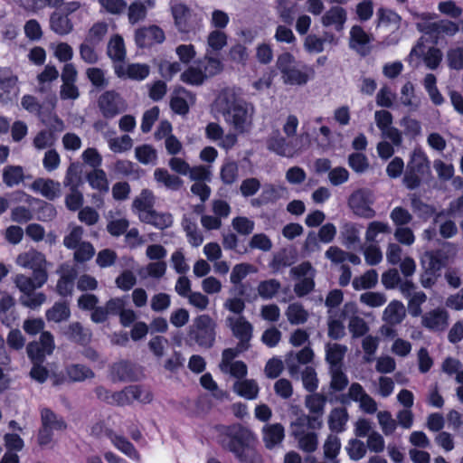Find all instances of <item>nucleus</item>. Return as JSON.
Returning <instances> with one entry per match:
<instances>
[{
	"label": "nucleus",
	"mask_w": 463,
	"mask_h": 463,
	"mask_svg": "<svg viewBox=\"0 0 463 463\" xmlns=\"http://www.w3.org/2000/svg\"><path fill=\"white\" fill-rule=\"evenodd\" d=\"M405 317L406 309L404 305L399 300H392L384 308L382 319L389 325H399Z\"/></svg>",
	"instance_id": "obj_27"
},
{
	"label": "nucleus",
	"mask_w": 463,
	"mask_h": 463,
	"mask_svg": "<svg viewBox=\"0 0 463 463\" xmlns=\"http://www.w3.org/2000/svg\"><path fill=\"white\" fill-rule=\"evenodd\" d=\"M126 47L122 36L113 35L108 43V55L114 61H122L126 58Z\"/></svg>",
	"instance_id": "obj_45"
},
{
	"label": "nucleus",
	"mask_w": 463,
	"mask_h": 463,
	"mask_svg": "<svg viewBox=\"0 0 463 463\" xmlns=\"http://www.w3.org/2000/svg\"><path fill=\"white\" fill-rule=\"evenodd\" d=\"M41 420L42 426L55 431H61L66 429L64 420L48 408H43L41 411Z\"/></svg>",
	"instance_id": "obj_46"
},
{
	"label": "nucleus",
	"mask_w": 463,
	"mask_h": 463,
	"mask_svg": "<svg viewBox=\"0 0 463 463\" xmlns=\"http://www.w3.org/2000/svg\"><path fill=\"white\" fill-rule=\"evenodd\" d=\"M361 226L353 222H345L341 226L340 238L342 243L350 248L360 241Z\"/></svg>",
	"instance_id": "obj_42"
},
{
	"label": "nucleus",
	"mask_w": 463,
	"mask_h": 463,
	"mask_svg": "<svg viewBox=\"0 0 463 463\" xmlns=\"http://www.w3.org/2000/svg\"><path fill=\"white\" fill-rule=\"evenodd\" d=\"M414 19L417 20L416 26L419 31L431 34H443L453 37L458 33L457 23L450 20H440L435 22L437 15L433 13H414Z\"/></svg>",
	"instance_id": "obj_7"
},
{
	"label": "nucleus",
	"mask_w": 463,
	"mask_h": 463,
	"mask_svg": "<svg viewBox=\"0 0 463 463\" xmlns=\"http://www.w3.org/2000/svg\"><path fill=\"white\" fill-rule=\"evenodd\" d=\"M195 102V96L184 88H178L175 90L171 100L170 107L174 112L179 115H186L189 107Z\"/></svg>",
	"instance_id": "obj_23"
},
{
	"label": "nucleus",
	"mask_w": 463,
	"mask_h": 463,
	"mask_svg": "<svg viewBox=\"0 0 463 463\" xmlns=\"http://www.w3.org/2000/svg\"><path fill=\"white\" fill-rule=\"evenodd\" d=\"M15 263L21 268L33 270V274L37 275V279L41 282L47 281L49 263L43 253L33 249L29 250L20 253L15 260Z\"/></svg>",
	"instance_id": "obj_8"
},
{
	"label": "nucleus",
	"mask_w": 463,
	"mask_h": 463,
	"mask_svg": "<svg viewBox=\"0 0 463 463\" xmlns=\"http://www.w3.org/2000/svg\"><path fill=\"white\" fill-rule=\"evenodd\" d=\"M219 442L242 463H262L261 457L253 448L254 433L241 425L222 427Z\"/></svg>",
	"instance_id": "obj_2"
},
{
	"label": "nucleus",
	"mask_w": 463,
	"mask_h": 463,
	"mask_svg": "<svg viewBox=\"0 0 463 463\" xmlns=\"http://www.w3.org/2000/svg\"><path fill=\"white\" fill-rule=\"evenodd\" d=\"M103 137L107 140L109 149L114 153H124L128 151L133 146V140L129 136L115 137L114 129H109L107 132H104Z\"/></svg>",
	"instance_id": "obj_28"
},
{
	"label": "nucleus",
	"mask_w": 463,
	"mask_h": 463,
	"mask_svg": "<svg viewBox=\"0 0 463 463\" xmlns=\"http://www.w3.org/2000/svg\"><path fill=\"white\" fill-rule=\"evenodd\" d=\"M328 336L333 339H340L345 335V326L341 317L334 310H328Z\"/></svg>",
	"instance_id": "obj_55"
},
{
	"label": "nucleus",
	"mask_w": 463,
	"mask_h": 463,
	"mask_svg": "<svg viewBox=\"0 0 463 463\" xmlns=\"http://www.w3.org/2000/svg\"><path fill=\"white\" fill-rule=\"evenodd\" d=\"M263 441L268 449H273L284 439V428L280 423L265 425L262 429Z\"/></svg>",
	"instance_id": "obj_30"
},
{
	"label": "nucleus",
	"mask_w": 463,
	"mask_h": 463,
	"mask_svg": "<svg viewBox=\"0 0 463 463\" xmlns=\"http://www.w3.org/2000/svg\"><path fill=\"white\" fill-rule=\"evenodd\" d=\"M14 282L18 289L24 294H28L30 292L34 291L36 288H42L46 282H41L37 279V275H33V277H28L24 274H17Z\"/></svg>",
	"instance_id": "obj_43"
},
{
	"label": "nucleus",
	"mask_w": 463,
	"mask_h": 463,
	"mask_svg": "<svg viewBox=\"0 0 463 463\" xmlns=\"http://www.w3.org/2000/svg\"><path fill=\"white\" fill-rule=\"evenodd\" d=\"M326 398L317 392L307 395L305 398V406L308 410L311 415H307L308 418H317L318 420H322V416L325 411V406Z\"/></svg>",
	"instance_id": "obj_33"
},
{
	"label": "nucleus",
	"mask_w": 463,
	"mask_h": 463,
	"mask_svg": "<svg viewBox=\"0 0 463 463\" xmlns=\"http://www.w3.org/2000/svg\"><path fill=\"white\" fill-rule=\"evenodd\" d=\"M406 167L425 174L430 170V160L421 147H414L410 154Z\"/></svg>",
	"instance_id": "obj_34"
},
{
	"label": "nucleus",
	"mask_w": 463,
	"mask_h": 463,
	"mask_svg": "<svg viewBox=\"0 0 463 463\" xmlns=\"http://www.w3.org/2000/svg\"><path fill=\"white\" fill-rule=\"evenodd\" d=\"M357 312V308L355 304L354 303H346L344 306L342 315L340 317H345L348 314H352L353 316L349 319L348 329L352 334L353 337H360L364 335L369 331V326L364 318L355 316Z\"/></svg>",
	"instance_id": "obj_22"
},
{
	"label": "nucleus",
	"mask_w": 463,
	"mask_h": 463,
	"mask_svg": "<svg viewBox=\"0 0 463 463\" xmlns=\"http://www.w3.org/2000/svg\"><path fill=\"white\" fill-rule=\"evenodd\" d=\"M110 441L116 449L120 450L126 456L136 462L141 461V456L125 437L118 435L115 432L110 434Z\"/></svg>",
	"instance_id": "obj_41"
},
{
	"label": "nucleus",
	"mask_w": 463,
	"mask_h": 463,
	"mask_svg": "<svg viewBox=\"0 0 463 463\" xmlns=\"http://www.w3.org/2000/svg\"><path fill=\"white\" fill-rule=\"evenodd\" d=\"M378 282V273L374 269H370L361 276L353 279L352 285L355 290L369 289L373 288Z\"/></svg>",
	"instance_id": "obj_52"
},
{
	"label": "nucleus",
	"mask_w": 463,
	"mask_h": 463,
	"mask_svg": "<svg viewBox=\"0 0 463 463\" xmlns=\"http://www.w3.org/2000/svg\"><path fill=\"white\" fill-rule=\"evenodd\" d=\"M87 181L93 189L103 194L109 192V181L106 173L102 169L96 168L89 173L87 175Z\"/></svg>",
	"instance_id": "obj_47"
},
{
	"label": "nucleus",
	"mask_w": 463,
	"mask_h": 463,
	"mask_svg": "<svg viewBox=\"0 0 463 463\" xmlns=\"http://www.w3.org/2000/svg\"><path fill=\"white\" fill-rule=\"evenodd\" d=\"M31 188L33 192L51 201L60 197L61 194V184L49 178L35 179L32 183Z\"/></svg>",
	"instance_id": "obj_24"
},
{
	"label": "nucleus",
	"mask_w": 463,
	"mask_h": 463,
	"mask_svg": "<svg viewBox=\"0 0 463 463\" xmlns=\"http://www.w3.org/2000/svg\"><path fill=\"white\" fill-rule=\"evenodd\" d=\"M109 32V24L105 21H98L94 23L88 30L84 40L89 43L99 44L103 41Z\"/></svg>",
	"instance_id": "obj_50"
},
{
	"label": "nucleus",
	"mask_w": 463,
	"mask_h": 463,
	"mask_svg": "<svg viewBox=\"0 0 463 463\" xmlns=\"http://www.w3.org/2000/svg\"><path fill=\"white\" fill-rule=\"evenodd\" d=\"M348 348L345 345L337 343H328L326 345V360L332 367H341L342 361Z\"/></svg>",
	"instance_id": "obj_37"
},
{
	"label": "nucleus",
	"mask_w": 463,
	"mask_h": 463,
	"mask_svg": "<svg viewBox=\"0 0 463 463\" xmlns=\"http://www.w3.org/2000/svg\"><path fill=\"white\" fill-rule=\"evenodd\" d=\"M156 3V0L132 1L126 9L128 24L134 25L145 21L148 11L155 8Z\"/></svg>",
	"instance_id": "obj_19"
},
{
	"label": "nucleus",
	"mask_w": 463,
	"mask_h": 463,
	"mask_svg": "<svg viewBox=\"0 0 463 463\" xmlns=\"http://www.w3.org/2000/svg\"><path fill=\"white\" fill-rule=\"evenodd\" d=\"M372 41V35L368 34L361 26L354 25L350 29L349 46L360 55L365 56L369 53L368 44Z\"/></svg>",
	"instance_id": "obj_21"
},
{
	"label": "nucleus",
	"mask_w": 463,
	"mask_h": 463,
	"mask_svg": "<svg viewBox=\"0 0 463 463\" xmlns=\"http://www.w3.org/2000/svg\"><path fill=\"white\" fill-rule=\"evenodd\" d=\"M341 449V441L340 439L334 435L330 434L327 436L325 443L323 445L324 458L326 460H332L335 462L336 457L338 456Z\"/></svg>",
	"instance_id": "obj_58"
},
{
	"label": "nucleus",
	"mask_w": 463,
	"mask_h": 463,
	"mask_svg": "<svg viewBox=\"0 0 463 463\" xmlns=\"http://www.w3.org/2000/svg\"><path fill=\"white\" fill-rule=\"evenodd\" d=\"M280 288L281 285L279 280L270 279L260 282L257 290L261 298L271 299L277 295Z\"/></svg>",
	"instance_id": "obj_60"
},
{
	"label": "nucleus",
	"mask_w": 463,
	"mask_h": 463,
	"mask_svg": "<svg viewBox=\"0 0 463 463\" xmlns=\"http://www.w3.org/2000/svg\"><path fill=\"white\" fill-rule=\"evenodd\" d=\"M70 316L71 310L65 302H57L46 311L47 320L55 323L65 321Z\"/></svg>",
	"instance_id": "obj_51"
},
{
	"label": "nucleus",
	"mask_w": 463,
	"mask_h": 463,
	"mask_svg": "<svg viewBox=\"0 0 463 463\" xmlns=\"http://www.w3.org/2000/svg\"><path fill=\"white\" fill-rule=\"evenodd\" d=\"M140 221L150 224L158 230H165L173 225L174 217L172 213L168 212H159L153 209Z\"/></svg>",
	"instance_id": "obj_31"
},
{
	"label": "nucleus",
	"mask_w": 463,
	"mask_h": 463,
	"mask_svg": "<svg viewBox=\"0 0 463 463\" xmlns=\"http://www.w3.org/2000/svg\"><path fill=\"white\" fill-rule=\"evenodd\" d=\"M214 106L237 135L249 133L252 129L255 108L251 103L236 98L230 91H222L217 97Z\"/></svg>",
	"instance_id": "obj_1"
},
{
	"label": "nucleus",
	"mask_w": 463,
	"mask_h": 463,
	"mask_svg": "<svg viewBox=\"0 0 463 463\" xmlns=\"http://www.w3.org/2000/svg\"><path fill=\"white\" fill-rule=\"evenodd\" d=\"M155 203L156 196L154 193L151 190L143 189L133 200L132 210L141 220L154 209Z\"/></svg>",
	"instance_id": "obj_25"
},
{
	"label": "nucleus",
	"mask_w": 463,
	"mask_h": 463,
	"mask_svg": "<svg viewBox=\"0 0 463 463\" xmlns=\"http://www.w3.org/2000/svg\"><path fill=\"white\" fill-rule=\"evenodd\" d=\"M377 27H384L390 31H395L400 28L402 18L391 9L380 8L377 13Z\"/></svg>",
	"instance_id": "obj_38"
},
{
	"label": "nucleus",
	"mask_w": 463,
	"mask_h": 463,
	"mask_svg": "<svg viewBox=\"0 0 463 463\" xmlns=\"http://www.w3.org/2000/svg\"><path fill=\"white\" fill-rule=\"evenodd\" d=\"M285 316L290 325L298 326L305 324L309 318V312L301 303L294 302L288 306Z\"/></svg>",
	"instance_id": "obj_39"
},
{
	"label": "nucleus",
	"mask_w": 463,
	"mask_h": 463,
	"mask_svg": "<svg viewBox=\"0 0 463 463\" xmlns=\"http://www.w3.org/2000/svg\"><path fill=\"white\" fill-rule=\"evenodd\" d=\"M288 195V189L283 185L266 184L262 190L260 198L265 203H275L276 201L287 198Z\"/></svg>",
	"instance_id": "obj_49"
},
{
	"label": "nucleus",
	"mask_w": 463,
	"mask_h": 463,
	"mask_svg": "<svg viewBox=\"0 0 463 463\" xmlns=\"http://www.w3.org/2000/svg\"><path fill=\"white\" fill-rule=\"evenodd\" d=\"M153 175L157 184H162L169 190L177 191L184 184V181L179 176L170 174L168 170L165 168H156Z\"/></svg>",
	"instance_id": "obj_35"
},
{
	"label": "nucleus",
	"mask_w": 463,
	"mask_h": 463,
	"mask_svg": "<svg viewBox=\"0 0 463 463\" xmlns=\"http://www.w3.org/2000/svg\"><path fill=\"white\" fill-rule=\"evenodd\" d=\"M323 420L317 418H308L302 411L296 413V419L290 422V435L297 440L298 448L307 453L317 450L318 446V436L310 430L320 429Z\"/></svg>",
	"instance_id": "obj_3"
},
{
	"label": "nucleus",
	"mask_w": 463,
	"mask_h": 463,
	"mask_svg": "<svg viewBox=\"0 0 463 463\" xmlns=\"http://www.w3.org/2000/svg\"><path fill=\"white\" fill-rule=\"evenodd\" d=\"M309 145L307 134L297 136L294 139L287 140L279 132L274 133L267 139V148L280 156L293 157L305 149Z\"/></svg>",
	"instance_id": "obj_6"
},
{
	"label": "nucleus",
	"mask_w": 463,
	"mask_h": 463,
	"mask_svg": "<svg viewBox=\"0 0 463 463\" xmlns=\"http://www.w3.org/2000/svg\"><path fill=\"white\" fill-rule=\"evenodd\" d=\"M228 43L227 34L221 30L211 31L206 37V50L211 53L219 52Z\"/></svg>",
	"instance_id": "obj_44"
},
{
	"label": "nucleus",
	"mask_w": 463,
	"mask_h": 463,
	"mask_svg": "<svg viewBox=\"0 0 463 463\" xmlns=\"http://www.w3.org/2000/svg\"><path fill=\"white\" fill-rule=\"evenodd\" d=\"M226 325L232 330V335L239 339L237 346L239 351H246L250 347V341L252 337L253 326L244 317H228Z\"/></svg>",
	"instance_id": "obj_11"
},
{
	"label": "nucleus",
	"mask_w": 463,
	"mask_h": 463,
	"mask_svg": "<svg viewBox=\"0 0 463 463\" xmlns=\"http://www.w3.org/2000/svg\"><path fill=\"white\" fill-rule=\"evenodd\" d=\"M449 315L445 308L436 307L421 315V326L432 332H443L449 326Z\"/></svg>",
	"instance_id": "obj_18"
},
{
	"label": "nucleus",
	"mask_w": 463,
	"mask_h": 463,
	"mask_svg": "<svg viewBox=\"0 0 463 463\" xmlns=\"http://www.w3.org/2000/svg\"><path fill=\"white\" fill-rule=\"evenodd\" d=\"M443 213H438L434 218V222L439 224V232L444 239L454 237L458 233V227L454 221L443 220Z\"/></svg>",
	"instance_id": "obj_56"
},
{
	"label": "nucleus",
	"mask_w": 463,
	"mask_h": 463,
	"mask_svg": "<svg viewBox=\"0 0 463 463\" xmlns=\"http://www.w3.org/2000/svg\"><path fill=\"white\" fill-rule=\"evenodd\" d=\"M24 180V170L18 165H8L3 172V182L8 186L13 187L19 184Z\"/></svg>",
	"instance_id": "obj_61"
},
{
	"label": "nucleus",
	"mask_w": 463,
	"mask_h": 463,
	"mask_svg": "<svg viewBox=\"0 0 463 463\" xmlns=\"http://www.w3.org/2000/svg\"><path fill=\"white\" fill-rule=\"evenodd\" d=\"M68 377L73 382H81L94 377V373L81 364H72L66 369Z\"/></svg>",
	"instance_id": "obj_63"
},
{
	"label": "nucleus",
	"mask_w": 463,
	"mask_h": 463,
	"mask_svg": "<svg viewBox=\"0 0 463 463\" xmlns=\"http://www.w3.org/2000/svg\"><path fill=\"white\" fill-rule=\"evenodd\" d=\"M233 392L246 400H255L258 398L260 387L253 379L238 380L233 384Z\"/></svg>",
	"instance_id": "obj_32"
},
{
	"label": "nucleus",
	"mask_w": 463,
	"mask_h": 463,
	"mask_svg": "<svg viewBox=\"0 0 463 463\" xmlns=\"http://www.w3.org/2000/svg\"><path fill=\"white\" fill-rule=\"evenodd\" d=\"M206 78L214 76L222 71V64L219 58L205 51V55L203 61L199 62Z\"/></svg>",
	"instance_id": "obj_48"
},
{
	"label": "nucleus",
	"mask_w": 463,
	"mask_h": 463,
	"mask_svg": "<svg viewBox=\"0 0 463 463\" xmlns=\"http://www.w3.org/2000/svg\"><path fill=\"white\" fill-rule=\"evenodd\" d=\"M373 196L367 189H358L351 194L348 199V205L353 213L363 218H373L375 212L372 208Z\"/></svg>",
	"instance_id": "obj_12"
},
{
	"label": "nucleus",
	"mask_w": 463,
	"mask_h": 463,
	"mask_svg": "<svg viewBox=\"0 0 463 463\" xmlns=\"http://www.w3.org/2000/svg\"><path fill=\"white\" fill-rule=\"evenodd\" d=\"M445 258L440 250L426 251L420 257V265L422 269L439 273L441 269L445 266Z\"/></svg>",
	"instance_id": "obj_40"
},
{
	"label": "nucleus",
	"mask_w": 463,
	"mask_h": 463,
	"mask_svg": "<svg viewBox=\"0 0 463 463\" xmlns=\"http://www.w3.org/2000/svg\"><path fill=\"white\" fill-rule=\"evenodd\" d=\"M205 137L226 150L232 148L238 141L236 133L230 131L224 134L223 128L216 122H211L206 126Z\"/></svg>",
	"instance_id": "obj_17"
},
{
	"label": "nucleus",
	"mask_w": 463,
	"mask_h": 463,
	"mask_svg": "<svg viewBox=\"0 0 463 463\" xmlns=\"http://www.w3.org/2000/svg\"><path fill=\"white\" fill-rule=\"evenodd\" d=\"M441 51L434 46L427 47L423 38H420L411 49L409 55V61L412 62L414 57L422 58L425 65L430 70H435L442 61Z\"/></svg>",
	"instance_id": "obj_15"
},
{
	"label": "nucleus",
	"mask_w": 463,
	"mask_h": 463,
	"mask_svg": "<svg viewBox=\"0 0 463 463\" xmlns=\"http://www.w3.org/2000/svg\"><path fill=\"white\" fill-rule=\"evenodd\" d=\"M257 269L246 262L239 263L233 266L231 275H230V281L233 285L240 284L242 279H244L250 273H256Z\"/></svg>",
	"instance_id": "obj_57"
},
{
	"label": "nucleus",
	"mask_w": 463,
	"mask_h": 463,
	"mask_svg": "<svg viewBox=\"0 0 463 463\" xmlns=\"http://www.w3.org/2000/svg\"><path fill=\"white\" fill-rule=\"evenodd\" d=\"M379 338L371 335H366L362 341V347L364 352V360L372 363L379 346Z\"/></svg>",
	"instance_id": "obj_64"
},
{
	"label": "nucleus",
	"mask_w": 463,
	"mask_h": 463,
	"mask_svg": "<svg viewBox=\"0 0 463 463\" xmlns=\"http://www.w3.org/2000/svg\"><path fill=\"white\" fill-rule=\"evenodd\" d=\"M401 103L412 110L418 109L420 102L415 95V88L413 83L407 81L401 89Z\"/></svg>",
	"instance_id": "obj_53"
},
{
	"label": "nucleus",
	"mask_w": 463,
	"mask_h": 463,
	"mask_svg": "<svg viewBox=\"0 0 463 463\" xmlns=\"http://www.w3.org/2000/svg\"><path fill=\"white\" fill-rule=\"evenodd\" d=\"M98 4L101 12L112 15H121L128 7L126 0H98Z\"/></svg>",
	"instance_id": "obj_59"
},
{
	"label": "nucleus",
	"mask_w": 463,
	"mask_h": 463,
	"mask_svg": "<svg viewBox=\"0 0 463 463\" xmlns=\"http://www.w3.org/2000/svg\"><path fill=\"white\" fill-rule=\"evenodd\" d=\"M205 79V73H203L199 64L197 66H190L181 74V80L191 85H200Z\"/></svg>",
	"instance_id": "obj_62"
},
{
	"label": "nucleus",
	"mask_w": 463,
	"mask_h": 463,
	"mask_svg": "<svg viewBox=\"0 0 463 463\" xmlns=\"http://www.w3.org/2000/svg\"><path fill=\"white\" fill-rule=\"evenodd\" d=\"M98 106L106 118H112L126 109L125 100L114 90L102 93L98 99Z\"/></svg>",
	"instance_id": "obj_16"
},
{
	"label": "nucleus",
	"mask_w": 463,
	"mask_h": 463,
	"mask_svg": "<svg viewBox=\"0 0 463 463\" xmlns=\"http://www.w3.org/2000/svg\"><path fill=\"white\" fill-rule=\"evenodd\" d=\"M114 71L118 78L143 80L150 72V68L144 63H130L115 65Z\"/></svg>",
	"instance_id": "obj_20"
},
{
	"label": "nucleus",
	"mask_w": 463,
	"mask_h": 463,
	"mask_svg": "<svg viewBox=\"0 0 463 463\" xmlns=\"http://www.w3.org/2000/svg\"><path fill=\"white\" fill-rule=\"evenodd\" d=\"M290 274L297 280L294 292L298 298L309 294L315 288V269L309 262H303L290 269Z\"/></svg>",
	"instance_id": "obj_10"
},
{
	"label": "nucleus",
	"mask_w": 463,
	"mask_h": 463,
	"mask_svg": "<svg viewBox=\"0 0 463 463\" xmlns=\"http://www.w3.org/2000/svg\"><path fill=\"white\" fill-rule=\"evenodd\" d=\"M276 67L281 74L283 83L291 86H302L310 80L309 70L305 65L296 61L295 57L289 52H284L278 56Z\"/></svg>",
	"instance_id": "obj_5"
},
{
	"label": "nucleus",
	"mask_w": 463,
	"mask_h": 463,
	"mask_svg": "<svg viewBox=\"0 0 463 463\" xmlns=\"http://www.w3.org/2000/svg\"><path fill=\"white\" fill-rule=\"evenodd\" d=\"M216 323L209 315L198 316L193 325L190 335L202 347L210 348L215 341Z\"/></svg>",
	"instance_id": "obj_9"
},
{
	"label": "nucleus",
	"mask_w": 463,
	"mask_h": 463,
	"mask_svg": "<svg viewBox=\"0 0 463 463\" xmlns=\"http://www.w3.org/2000/svg\"><path fill=\"white\" fill-rule=\"evenodd\" d=\"M50 28L56 34L63 36L71 33L74 25L68 14L54 12L50 17Z\"/></svg>",
	"instance_id": "obj_29"
},
{
	"label": "nucleus",
	"mask_w": 463,
	"mask_h": 463,
	"mask_svg": "<svg viewBox=\"0 0 463 463\" xmlns=\"http://www.w3.org/2000/svg\"><path fill=\"white\" fill-rule=\"evenodd\" d=\"M98 44L84 40L79 46L80 59L87 64H95L99 61V54L97 51Z\"/></svg>",
	"instance_id": "obj_54"
},
{
	"label": "nucleus",
	"mask_w": 463,
	"mask_h": 463,
	"mask_svg": "<svg viewBox=\"0 0 463 463\" xmlns=\"http://www.w3.org/2000/svg\"><path fill=\"white\" fill-rule=\"evenodd\" d=\"M243 351L227 348L222 351L219 368L222 373L241 380L247 375L248 368L244 362L235 361V358Z\"/></svg>",
	"instance_id": "obj_13"
},
{
	"label": "nucleus",
	"mask_w": 463,
	"mask_h": 463,
	"mask_svg": "<svg viewBox=\"0 0 463 463\" xmlns=\"http://www.w3.org/2000/svg\"><path fill=\"white\" fill-rule=\"evenodd\" d=\"M170 13L175 27L181 33H195L203 27V13L190 8L181 1L170 3Z\"/></svg>",
	"instance_id": "obj_4"
},
{
	"label": "nucleus",
	"mask_w": 463,
	"mask_h": 463,
	"mask_svg": "<svg viewBox=\"0 0 463 463\" xmlns=\"http://www.w3.org/2000/svg\"><path fill=\"white\" fill-rule=\"evenodd\" d=\"M348 420L349 415L345 408H334L328 415V428L330 430L336 433L343 432L345 430Z\"/></svg>",
	"instance_id": "obj_36"
},
{
	"label": "nucleus",
	"mask_w": 463,
	"mask_h": 463,
	"mask_svg": "<svg viewBox=\"0 0 463 463\" xmlns=\"http://www.w3.org/2000/svg\"><path fill=\"white\" fill-rule=\"evenodd\" d=\"M134 41L138 48H151L165 41L164 30L156 24H149L136 29Z\"/></svg>",
	"instance_id": "obj_14"
},
{
	"label": "nucleus",
	"mask_w": 463,
	"mask_h": 463,
	"mask_svg": "<svg viewBox=\"0 0 463 463\" xmlns=\"http://www.w3.org/2000/svg\"><path fill=\"white\" fill-rule=\"evenodd\" d=\"M347 20L346 10L341 6H333L321 18V23L324 26H334V28L341 32Z\"/></svg>",
	"instance_id": "obj_26"
}]
</instances>
